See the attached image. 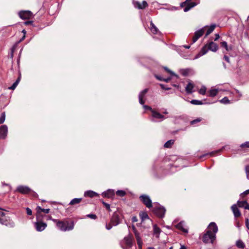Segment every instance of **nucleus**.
Returning a JSON list of instances; mask_svg holds the SVG:
<instances>
[{
	"mask_svg": "<svg viewBox=\"0 0 249 249\" xmlns=\"http://www.w3.org/2000/svg\"><path fill=\"white\" fill-rule=\"evenodd\" d=\"M56 223L57 228L63 231H71L74 228V223L73 221H59L57 219H52Z\"/></svg>",
	"mask_w": 249,
	"mask_h": 249,
	"instance_id": "obj_1",
	"label": "nucleus"
},
{
	"mask_svg": "<svg viewBox=\"0 0 249 249\" xmlns=\"http://www.w3.org/2000/svg\"><path fill=\"white\" fill-rule=\"evenodd\" d=\"M166 119V117L155 109L152 110L151 114V121L153 122H160Z\"/></svg>",
	"mask_w": 249,
	"mask_h": 249,
	"instance_id": "obj_2",
	"label": "nucleus"
},
{
	"mask_svg": "<svg viewBox=\"0 0 249 249\" xmlns=\"http://www.w3.org/2000/svg\"><path fill=\"white\" fill-rule=\"evenodd\" d=\"M216 239V235L214 233H211L210 231H206L202 237V241L207 244L211 243L213 244Z\"/></svg>",
	"mask_w": 249,
	"mask_h": 249,
	"instance_id": "obj_3",
	"label": "nucleus"
},
{
	"mask_svg": "<svg viewBox=\"0 0 249 249\" xmlns=\"http://www.w3.org/2000/svg\"><path fill=\"white\" fill-rule=\"evenodd\" d=\"M148 90V89H144L142 90V91L140 92L139 95V101L140 104L143 105V107L145 110H149L151 113L152 112V110H154V109H152L150 107L148 106L144 105V101L143 100V98L145 96Z\"/></svg>",
	"mask_w": 249,
	"mask_h": 249,
	"instance_id": "obj_4",
	"label": "nucleus"
},
{
	"mask_svg": "<svg viewBox=\"0 0 249 249\" xmlns=\"http://www.w3.org/2000/svg\"><path fill=\"white\" fill-rule=\"evenodd\" d=\"M42 218L40 217L39 214L36 215V222L34 223L36 229L38 231H42L47 227V224L41 221Z\"/></svg>",
	"mask_w": 249,
	"mask_h": 249,
	"instance_id": "obj_5",
	"label": "nucleus"
},
{
	"mask_svg": "<svg viewBox=\"0 0 249 249\" xmlns=\"http://www.w3.org/2000/svg\"><path fill=\"white\" fill-rule=\"evenodd\" d=\"M0 223L10 228H13L15 226V222L9 217L5 215L0 217Z\"/></svg>",
	"mask_w": 249,
	"mask_h": 249,
	"instance_id": "obj_6",
	"label": "nucleus"
},
{
	"mask_svg": "<svg viewBox=\"0 0 249 249\" xmlns=\"http://www.w3.org/2000/svg\"><path fill=\"white\" fill-rule=\"evenodd\" d=\"M207 27V26H204L195 32L192 38V42L191 43V44L195 43L201 36H203L205 32V28Z\"/></svg>",
	"mask_w": 249,
	"mask_h": 249,
	"instance_id": "obj_7",
	"label": "nucleus"
},
{
	"mask_svg": "<svg viewBox=\"0 0 249 249\" xmlns=\"http://www.w3.org/2000/svg\"><path fill=\"white\" fill-rule=\"evenodd\" d=\"M196 4L194 2L191 1V0H186L185 1L180 4L181 7H184L183 11L185 12L189 11L191 8L195 7Z\"/></svg>",
	"mask_w": 249,
	"mask_h": 249,
	"instance_id": "obj_8",
	"label": "nucleus"
},
{
	"mask_svg": "<svg viewBox=\"0 0 249 249\" xmlns=\"http://www.w3.org/2000/svg\"><path fill=\"white\" fill-rule=\"evenodd\" d=\"M140 199L148 208L152 207V201L148 196L142 195L140 196Z\"/></svg>",
	"mask_w": 249,
	"mask_h": 249,
	"instance_id": "obj_9",
	"label": "nucleus"
},
{
	"mask_svg": "<svg viewBox=\"0 0 249 249\" xmlns=\"http://www.w3.org/2000/svg\"><path fill=\"white\" fill-rule=\"evenodd\" d=\"M166 210L162 206H157L154 208V213L158 217L163 218L164 216Z\"/></svg>",
	"mask_w": 249,
	"mask_h": 249,
	"instance_id": "obj_10",
	"label": "nucleus"
},
{
	"mask_svg": "<svg viewBox=\"0 0 249 249\" xmlns=\"http://www.w3.org/2000/svg\"><path fill=\"white\" fill-rule=\"evenodd\" d=\"M124 242L125 245V248L128 249L132 247L134 243V239L132 234L129 233L128 236L124 238Z\"/></svg>",
	"mask_w": 249,
	"mask_h": 249,
	"instance_id": "obj_11",
	"label": "nucleus"
},
{
	"mask_svg": "<svg viewBox=\"0 0 249 249\" xmlns=\"http://www.w3.org/2000/svg\"><path fill=\"white\" fill-rule=\"evenodd\" d=\"M8 133V127L6 125H2L0 126V139H5Z\"/></svg>",
	"mask_w": 249,
	"mask_h": 249,
	"instance_id": "obj_12",
	"label": "nucleus"
},
{
	"mask_svg": "<svg viewBox=\"0 0 249 249\" xmlns=\"http://www.w3.org/2000/svg\"><path fill=\"white\" fill-rule=\"evenodd\" d=\"M18 15L21 18L26 19L31 18L33 14L30 11H21L18 13Z\"/></svg>",
	"mask_w": 249,
	"mask_h": 249,
	"instance_id": "obj_13",
	"label": "nucleus"
},
{
	"mask_svg": "<svg viewBox=\"0 0 249 249\" xmlns=\"http://www.w3.org/2000/svg\"><path fill=\"white\" fill-rule=\"evenodd\" d=\"M17 191L23 194H27L31 192V189L28 186L20 185L17 187Z\"/></svg>",
	"mask_w": 249,
	"mask_h": 249,
	"instance_id": "obj_14",
	"label": "nucleus"
},
{
	"mask_svg": "<svg viewBox=\"0 0 249 249\" xmlns=\"http://www.w3.org/2000/svg\"><path fill=\"white\" fill-rule=\"evenodd\" d=\"M133 3L134 6L139 9H143L148 6L147 2L145 0L142 1V3L138 1H133Z\"/></svg>",
	"mask_w": 249,
	"mask_h": 249,
	"instance_id": "obj_15",
	"label": "nucleus"
},
{
	"mask_svg": "<svg viewBox=\"0 0 249 249\" xmlns=\"http://www.w3.org/2000/svg\"><path fill=\"white\" fill-rule=\"evenodd\" d=\"M208 230L207 231H210L211 233H214L216 235V233L218 231V227L214 222H211L210 223L208 227Z\"/></svg>",
	"mask_w": 249,
	"mask_h": 249,
	"instance_id": "obj_16",
	"label": "nucleus"
},
{
	"mask_svg": "<svg viewBox=\"0 0 249 249\" xmlns=\"http://www.w3.org/2000/svg\"><path fill=\"white\" fill-rule=\"evenodd\" d=\"M231 209L235 217H239L241 215L240 210L237 208V205L234 204L231 207Z\"/></svg>",
	"mask_w": 249,
	"mask_h": 249,
	"instance_id": "obj_17",
	"label": "nucleus"
},
{
	"mask_svg": "<svg viewBox=\"0 0 249 249\" xmlns=\"http://www.w3.org/2000/svg\"><path fill=\"white\" fill-rule=\"evenodd\" d=\"M84 196L85 197H89L93 198L94 197H99V195L95 192L91 190H88L84 193Z\"/></svg>",
	"mask_w": 249,
	"mask_h": 249,
	"instance_id": "obj_18",
	"label": "nucleus"
},
{
	"mask_svg": "<svg viewBox=\"0 0 249 249\" xmlns=\"http://www.w3.org/2000/svg\"><path fill=\"white\" fill-rule=\"evenodd\" d=\"M102 195L104 197L111 198L114 196V191L112 189H108L104 192Z\"/></svg>",
	"mask_w": 249,
	"mask_h": 249,
	"instance_id": "obj_19",
	"label": "nucleus"
},
{
	"mask_svg": "<svg viewBox=\"0 0 249 249\" xmlns=\"http://www.w3.org/2000/svg\"><path fill=\"white\" fill-rule=\"evenodd\" d=\"M207 45L208 46L209 50H211L213 52H216L217 50H218L217 45L215 43H214L213 41H211V42L207 43Z\"/></svg>",
	"mask_w": 249,
	"mask_h": 249,
	"instance_id": "obj_20",
	"label": "nucleus"
},
{
	"mask_svg": "<svg viewBox=\"0 0 249 249\" xmlns=\"http://www.w3.org/2000/svg\"><path fill=\"white\" fill-rule=\"evenodd\" d=\"M149 28L151 32L153 34H160V32L159 31L158 28L154 25L152 21H150V26Z\"/></svg>",
	"mask_w": 249,
	"mask_h": 249,
	"instance_id": "obj_21",
	"label": "nucleus"
},
{
	"mask_svg": "<svg viewBox=\"0 0 249 249\" xmlns=\"http://www.w3.org/2000/svg\"><path fill=\"white\" fill-rule=\"evenodd\" d=\"M49 212H50L49 209H43V208H41L40 206L37 207V214L36 215L39 214L40 217L41 218L43 217V215L41 213V212L44 213H49Z\"/></svg>",
	"mask_w": 249,
	"mask_h": 249,
	"instance_id": "obj_22",
	"label": "nucleus"
},
{
	"mask_svg": "<svg viewBox=\"0 0 249 249\" xmlns=\"http://www.w3.org/2000/svg\"><path fill=\"white\" fill-rule=\"evenodd\" d=\"M222 90L219 89H213L212 88L209 91L208 96L211 97L215 96L219 91H222Z\"/></svg>",
	"mask_w": 249,
	"mask_h": 249,
	"instance_id": "obj_23",
	"label": "nucleus"
},
{
	"mask_svg": "<svg viewBox=\"0 0 249 249\" xmlns=\"http://www.w3.org/2000/svg\"><path fill=\"white\" fill-rule=\"evenodd\" d=\"M185 223L183 221H181L178 223L176 227L178 230H181L182 231L185 233H188V230L184 228Z\"/></svg>",
	"mask_w": 249,
	"mask_h": 249,
	"instance_id": "obj_24",
	"label": "nucleus"
},
{
	"mask_svg": "<svg viewBox=\"0 0 249 249\" xmlns=\"http://www.w3.org/2000/svg\"><path fill=\"white\" fill-rule=\"evenodd\" d=\"M194 86L193 83L189 82L185 87V91L188 94H191L193 92V89H194Z\"/></svg>",
	"mask_w": 249,
	"mask_h": 249,
	"instance_id": "obj_25",
	"label": "nucleus"
},
{
	"mask_svg": "<svg viewBox=\"0 0 249 249\" xmlns=\"http://www.w3.org/2000/svg\"><path fill=\"white\" fill-rule=\"evenodd\" d=\"M111 223L113 226H117L120 223L119 219L118 216L114 215L111 219Z\"/></svg>",
	"mask_w": 249,
	"mask_h": 249,
	"instance_id": "obj_26",
	"label": "nucleus"
},
{
	"mask_svg": "<svg viewBox=\"0 0 249 249\" xmlns=\"http://www.w3.org/2000/svg\"><path fill=\"white\" fill-rule=\"evenodd\" d=\"M20 80V77L19 76L18 79L16 80V81L12 84V85L9 87L8 89H9L14 90L16 89L18 85V84L19 81Z\"/></svg>",
	"mask_w": 249,
	"mask_h": 249,
	"instance_id": "obj_27",
	"label": "nucleus"
},
{
	"mask_svg": "<svg viewBox=\"0 0 249 249\" xmlns=\"http://www.w3.org/2000/svg\"><path fill=\"white\" fill-rule=\"evenodd\" d=\"M190 103L194 105H201L206 104V103H204L202 101L196 99L192 100L190 101Z\"/></svg>",
	"mask_w": 249,
	"mask_h": 249,
	"instance_id": "obj_28",
	"label": "nucleus"
},
{
	"mask_svg": "<svg viewBox=\"0 0 249 249\" xmlns=\"http://www.w3.org/2000/svg\"><path fill=\"white\" fill-rule=\"evenodd\" d=\"M224 148H225V146H223V147L222 148V149H219V150H218L215 151H213V152H210V153H207V154H205L202 155H201V156H199V159H201V158H203V157H205L206 156L208 155H210V156H213V154H214L215 153H218V152H220L222 150V149H224Z\"/></svg>",
	"mask_w": 249,
	"mask_h": 249,
	"instance_id": "obj_29",
	"label": "nucleus"
},
{
	"mask_svg": "<svg viewBox=\"0 0 249 249\" xmlns=\"http://www.w3.org/2000/svg\"><path fill=\"white\" fill-rule=\"evenodd\" d=\"M236 246L239 249H244L245 247V244L240 239L238 240L236 242Z\"/></svg>",
	"mask_w": 249,
	"mask_h": 249,
	"instance_id": "obj_30",
	"label": "nucleus"
},
{
	"mask_svg": "<svg viewBox=\"0 0 249 249\" xmlns=\"http://www.w3.org/2000/svg\"><path fill=\"white\" fill-rule=\"evenodd\" d=\"M174 142L175 141L174 140H169L164 143V147L167 148H171L174 143Z\"/></svg>",
	"mask_w": 249,
	"mask_h": 249,
	"instance_id": "obj_31",
	"label": "nucleus"
},
{
	"mask_svg": "<svg viewBox=\"0 0 249 249\" xmlns=\"http://www.w3.org/2000/svg\"><path fill=\"white\" fill-rule=\"evenodd\" d=\"M208 50H209L206 44L201 49L200 52H199V55H203L205 54L208 52Z\"/></svg>",
	"mask_w": 249,
	"mask_h": 249,
	"instance_id": "obj_32",
	"label": "nucleus"
},
{
	"mask_svg": "<svg viewBox=\"0 0 249 249\" xmlns=\"http://www.w3.org/2000/svg\"><path fill=\"white\" fill-rule=\"evenodd\" d=\"M82 200V198H75L72 199L70 202L69 203V205H73L75 204L79 203Z\"/></svg>",
	"mask_w": 249,
	"mask_h": 249,
	"instance_id": "obj_33",
	"label": "nucleus"
},
{
	"mask_svg": "<svg viewBox=\"0 0 249 249\" xmlns=\"http://www.w3.org/2000/svg\"><path fill=\"white\" fill-rule=\"evenodd\" d=\"M216 25L215 24H212L210 26V27L208 28L207 31L206 36H208L209 34H210L214 30Z\"/></svg>",
	"mask_w": 249,
	"mask_h": 249,
	"instance_id": "obj_34",
	"label": "nucleus"
},
{
	"mask_svg": "<svg viewBox=\"0 0 249 249\" xmlns=\"http://www.w3.org/2000/svg\"><path fill=\"white\" fill-rule=\"evenodd\" d=\"M153 231H154V233L157 235V236H159L160 232V228H159L157 225H155L153 226Z\"/></svg>",
	"mask_w": 249,
	"mask_h": 249,
	"instance_id": "obj_35",
	"label": "nucleus"
},
{
	"mask_svg": "<svg viewBox=\"0 0 249 249\" xmlns=\"http://www.w3.org/2000/svg\"><path fill=\"white\" fill-rule=\"evenodd\" d=\"M140 216L142 221L149 218L148 214L144 212L141 213H140Z\"/></svg>",
	"mask_w": 249,
	"mask_h": 249,
	"instance_id": "obj_36",
	"label": "nucleus"
},
{
	"mask_svg": "<svg viewBox=\"0 0 249 249\" xmlns=\"http://www.w3.org/2000/svg\"><path fill=\"white\" fill-rule=\"evenodd\" d=\"M247 202V201L246 200H245V201L238 200L237 201V204L239 207L245 208V206L246 205Z\"/></svg>",
	"mask_w": 249,
	"mask_h": 249,
	"instance_id": "obj_37",
	"label": "nucleus"
},
{
	"mask_svg": "<svg viewBox=\"0 0 249 249\" xmlns=\"http://www.w3.org/2000/svg\"><path fill=\"white\" fill-rule=\"evenodd\" d=\"M219 102L221 103L224 104H228L230 103V101L228 99V98L227 97H225L223 98L222 99L219 100Z\"/></svg>",
	"mask_w": 249,
	"mask_h": 249,
	"instance_id": "obj_38",
	"label": "nucleus"
},
{
	"mask_svg": "<svg viewBox=\"0 0 249 249\" xmlns=\"http://www.w3.org/2000/svg\"><path fill=\"white\" fill-rule=\"evenodd\" d=\"M116 193L117 196L121 197L124 196L126 195L125 192L123 190H118Z\"/></svg>",
	"mask_w": 249,
	"mask_h": 249,
	"instance_id": "obj_39",
	"label": "nucleus"
},
{
	"mask_svg": "<svg viewBox=\"0 0 249 249\" xmlns=\"http://www.w3.org/2000/svg\"><path fill=\"white\" fill-rule=\"evenodd\" d=\"M5 120V113L4 112H2L0 117V124H3Z\"/></svg>",
	"mask_w": 249,
	"mask_h": 249,
	"instance_id": "obj_40",
	"label": "nucleus"
},
{
	"mask_svg": "<svg viewBox=\"0 0 249 249\" xmlns=\"http://www.w3.org/2000/svg\"><path fill=\"white\" fill-rule=\"evenodd\" d=\"M206 88L205 87L203 86L199 90V93L201 95H205L206 94Z\"/></svg>",
	"mask_w": 249,
	"mask_h": 249,
	"instance_id": "obj_41",
	"label": "nucleus"
},
{
	"mask_svg": "<svg viewBox=\"0 0 249 249\" xmlns=\"http://www.w3.org/2000/svg\"><path fill=\"white\" fill-rule=\"evenodd\" d=\"M221 47L225 48V49L226 50V51H229V47L227 45V43L226 41H222L221 43Z\"/></svg>",
	"mask_w": 249,
	"mask_h": 249,
	"instance_id": "obj_42",
	"label": "nucleus"
},
{
	"mask_svg": "<svg viewBox=\"0 0 249 249\" xmlns=\"http://www.w3.org/2000/svg\"><path fill=\"white\" fill-rule=\"evenodd\" d=\"M201 121V118H197V119H195V120L191 121L190 124H191L193 125V124H196L197 123H198V122H200Z\"/></svg>",
	"mask_w": 249,
	"mask_h": 249,
	"instance_id": "obj_43",
	"label": "nucleus"
},
{
	"mask_svg": "<svg viewBox=\"0 0 249 249\" xmlns=\"http://www.w3.org/2000/svg\"><path fill=\"white\" fill-rule=\"evenodd\" d=\"M102 203L109 212L111 211L110 209V205L109 204L104 202V201H102Z\"/></svg>",
	"mask_w": 249,
	"mask_h": 249,
	"instance_id": "obj_44",
	"label": "nucleus"
},
{
	"mask_svg": "<svg viewBox=\"0 0 249 249\" xmlns=\"http://www.w3.org/2000/svg\"><path fill=\"white\" fill-rule=\"evenodd\" d=\"M246 173L247 175V178L249 179V165L246 166L245 168Z\"/></svg>",
	"mask_w": 249,
	"mask_h": 249,
	"instance_id": "obj_45",
	"label": "nucleus"
},
{
	"mask_svg": "<svg viewBox=\"0 0 249 249\" xmlns=\"http://www.w3.org/2000/svg\"><path fill=\"white\" fill-rule=\"evenodd\" d=\"M181 73L183 75L186 76V75H188V74L189 73V70L188 69L182 70L181 71Z\"/></svg>",
	"mask_w": 249,
	"mask_h": 249,
	"instance_id": "obj_46",
	"label": "nucleus"
},
{
	"mask_svg": "<svg viewBox=\"0 0 249 249\" xmlns=\"http://www.w3.org/2000/svg\"><path fill=\"white\" fill-rule=\"evenodd\" d=\"M88 217H89L91 219H95L97 218V216L95 214H89L87 215Z\"/></svg>",
	"mask_w": 249,
	"mask_h": 249,
	"instance_id": "obj_47",
	"label": "nucleus"
},
{
	"mask_svg": "<svg viewBox=\"0 0 249 249\" xmlns=\"http://www.w3.org/2000/svg\"><path fill=\"white\" fill-rule=\"evenodd\" d=\"M240 146L241 147H248L249 148V142H246L241 144Z\"/></svg>",
	"mask_w": 249,
	"mask_h": 249,
	"instance_id": "obj_48",
	"label": "nucleus"
},
{
	"mask_svg": "<svg viewBox=\"0 0 249 249\" xmlns=\"http://www.w3.org/2000/svg\"><path fill=\"white\" fill-rule=\"evenodd\" d=\"M134 234H135L136 240H139V239H141V237L140 236V233L138 231L135 232Z\"/></svg>",
	"mask_w": 249,
	"mask_h": 249,
	"instance_id": "obj_49",
	"label": "nucleus"
},
{
	"mask_svg": "<svg viewBox=\"0 0 249 249\" xmlns=\"http://www.w3.org/2000/svg\"><path fill=\"white\" fill-rule=\"evenodd\" d=\"M137 244L138 245V247H141L142 246L143 242H142V239L137 240Z\"/></svg>",
	"mask_w": 249,
	"mask_h": 249,
	"instance_id": "obj_50",
	"label": "nucleus"
},
{
	"mask_svg": "<svg viewBox=\"0 0 249 249\" xmlns=\"http://www.w3.org/2000/svg\"><path fill=\"white\" fill-rule=\"evenodd\" d=\"M245 224L248 230H249V218H246L245 219Z\"/></svg>",
	"mask_w": 249,
	"mask_h": 249,
	"instance_id": "obj_51",
	"label": "nucleus"
},
{
	"mask_svg": "<svg viewBox=\"0 0 249 249\" xmlns=\"http://www.w3.org/2000/svg\"><path fill=\"white\" fill-rule=\"evenodd\" d=\"M164 69H165V70H166L167 71H168L169 73H170L172 75H176L171 70H170L167 67H165L164 68Z\"/></svg>",
	"mask_w": 249,
	"mask_h": 249,
	"instance_id": "obj_52",
	"label": "nucleus"
},
{
	"mask_svg": "<svg viewBox=\"0 0 249 249\" xmlns=\"http://www.w3.org/2000/svg\"><path fill=\"white\" fill-rule=\"evenodd\" d=\"M26 210L28 215H31L32 214V211L31 209L27 207L26 208Z\"/></svg>",
	"mask_w": 249,
	"mask_h": 249,
	"instance_id": "obj_53",
	"label": "nucleus"
},
{
	"mask_svg": "<svg viewBox=\"0 0 249 249\" xmlns=\"http://www.w3.org/2000/svg\"><path fill=\"white\" fill-rule=\"evenodd\" d=\"M112 226H113L112 224H111V223L110 222V223H109L108 224H106V228L107 230H109L112 228Z\"/></svg>",
	"mask_w": 249,
	"mask_h": 249,
	"instance_id": "obj_54",
	"label": "nucleus"
},
{
	"mask_svg": "<svg viewBox=\"0 0 249 249\" xmlns=\"http://www.w3.org/2000/svg\"><path fill=\"white\" fill-rule=\"evenodd\" d=\"M224 59H225V60L228 63H230V58L229 57L227 56V55H224Z\"/></svg>",
	"mask_w": 249,
	"mask_h": 249,
	"instance_id": "obj_55",
	"label": "nucleus"
},
{
	"mask_svg": "<svg viewBox=\"0 0 249 249\" xmlns=\"http://www.w3.org/2000/svg\"><path fill=\"white\" fill-rule=\"evenodd\" d=\"M33 23V21H31V20H29V21H25L24 24L26 25H30V24H32Z\"/></svg>",
	"mask_w": 249,
	"mask_h": 249,
	"instance_id": "obj_56",
	"label": "nucleus"
},
{
	"mask_svg": "<svg viewBox=\"0 0 249 249\" xmlns=\"http://www.w3.org/2000/svg\"><path fill=\"white\" fill-rule=\"evenodd\" d=\"M2 210H3L1 208H0V217H1L2 216L5 215V213L4 212L2 211Z\"/></svg>",
	"mask_w": 249,
	"mask_h": 249,
	"instance_id": "obj_57",
	"label": "nucleus"
},
{
	"mask_svg": "<svg viewBox=\"0 0 249 249\" xmlns=\"http://www.w3.org/2000/svg\"><path fill=\"white\" fill-rule=\"evenodd\" d=\"M132 221L133 222H136L138 221V218L136 216H133L132 218Z\"/></svg>",
	"mask_w": 249,
	"mask_h": 249,
	"instance_id": "obj_58",
	"label": "nucleus"
},
{
	"mask_svg": "<svg viewBox=\"0 0 249 249\" xmlns=\"http://www.w3.org/2000/svg\"><path fill=\"white\" fill-rule=\"evenodd\" d=\"M160 86L161 89H164L165 90H169V89H170V88H165V87L163 84H160Z\"/></svg>",
	"mask_w": 249,
	"mask_h": 249,
	"instance_id": "obj_59",
	"label": "nucleus"
},
{
	"mask_svg": "<svg viewBox=\"0 0 249 249\" xmlns=\"http://www.w3.org/2000/svg\"><path fill=\"white\" fill-rule=\"evenodd\" d=\"M155 77L157 79H158L160 81H163V79H164V78H162L160 76H158L157 75H155Z\"/></svg>",
	"mask_w": 249,
	"mask_h": 249,
	"instance_id": "obj_60",
	"label": "nucleus"
},
{
	"mask_svg": "<svg viewBox=\"0 0 249 249\" xmlns=\"http://www.w3.org/2000/svg\"><path fill=\"white\" fill-rule=\"evenodd\" d=\"M171 80V78L170 77H168L167 78H164L163 79V81H165L166 82H168L169 81H170Z\"/></svg>",
	"mask_w": 249,
	"mask_h": 249,
	"instance_id": "obj_61",
	"label": "nucleus"
},
{
	"mask_svg": "<svg viewBox=\"0 0 249 249\" xmlns=\"http://www.w3.org/2000/svg\"><path fill=\"white\" fill-rule=\"evenodd\" d=\"M249 194V189L244 192L242 194H241V195H247Z\"/></svg>",
	"mask_w": 249,
	"mask_h": 249,
	"instance_id": "obj_62",
	"label": "nucleus"
},
{
	"mask_svg": "<svg viewBox=\"0 0 249 249\" xmlns=\"http://www.w3.org/2000/svg\"><path fill=\"white\" fill-rule=\"evenodd\" d=\"M245 209L249 210V204L247 202L246 205L245 206Z\"/></svg>",
	"mask_w": 249,
	"mask_h": 249,
	"instance_id": "obj_63",
	"label": "nucleus"
},
{
	"mask_svg": "<svg viewBox=\"0 0 249 249\" xmlns=\"http://www.w3.org/2000/svg\"><path fill=\"white\" fill-rule=\"evenodd\" d=\"M179 249H186V247L184 245H181Z\"/></svg>",
	"mask_w": 249,
	"mask_h": 249,
	"instance_id": "obj_64",
	"label": "nucleus"
}]
</instances>
